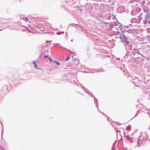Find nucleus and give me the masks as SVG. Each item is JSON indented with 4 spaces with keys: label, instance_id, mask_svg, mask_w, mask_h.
<instances>
[{
    "label": "nucleus",
    "instance_id": "423d86ee",
    "mask_svg": "<svg viewBox=\"0 0 150 150\" xmlns=\"http://www.w3.org/2000/svg\"><path fill=\"white\" fill-rule=\"evenodd\" d=\"M69 59V57H67V58H66L65 59V61H67V60L68 59Z\"/></svg>",
    "mask_w": 150,
    "mask_h": 150
},
{
    "label": "nucleus",
    "instance_id": "f03ea898",
    "mask_svg": "<svg viewBox=\"0 0 150 150\" xmlns=\"http://www.w3.org/2000/svg\"><path fill=\"white\" fill-rule=\"evenodd\" d=\"M33 64L34 66V67L35 68H37V65L36 63L35 62H33Z\"/></svg>",
    "mask_w": 150,
    "mask_h": 150
},
{
    "label": "nucleus",
    "instance_id": "1a4fd4ad",
    "mask_svg": "<svg viewBox=\"0 0 150 150\" xmlns=\"http://www.w3.org/2000/svg\"><path fill=\"white\" fill-rule=\"evenodd\" d=\"M1 30H0V31Z\"/></svg>",
    "mask_w": 150,
    "mask_h": 150
},
{
    "label": "nucleus",
    "instance_id": "f257e3e1",
    "mask_svg": "<svg viewBox=\"0 0 150 150\" xmlns=\"http://www.w3.org/2000/svg\"><path fill=\"white\" fill-rule=\"evenodd\" d=\"M120 38L122 41H124L127 45L129 44L128 39L125 37L124 34H122L120 35Z\"/></svg>",
    "mask_w": 150,
    "mask_h": 150
},
{
    "label": "nucleus",
    "instance_id": "6e6552de",
    "mask_svg": "<svg viewBox=\"0 0 150 150\" xmlns=\"http://www.w3.org/2000/svg\"><path fill=\"white\" fill-rule=\"evenodd\" d=\"M48 56H44V57L45 58H46Z\"/></svg>",
    "mask_w": 150,
    "mask_h": 150
},
{
    "label": "nucleus",
    "instance_id": "39448f33",
    "mask_svg": "<svg viewBox=\"0 0 150 150\" xmlns=\"http://www.w3.org/2000/svg\"><path fill=\"white\" fill-rule=\"evenodd\" d=\"M48 59L51 62H53L52 60L49 57Z\"/></svg>",
    "mask_w": 150,
    "mask_h": 150
},
{
    "label": "nucleus",
    "instance_id": "0eeeda50",
    "mask_svg": "<svg viewBox=\"0 0 150 150\" xmlns=\"http://www.w3.org/2000/svg\"><path fill=\"white\" fill-rule=\"evenodd\" d=\"M69 51H70L71 52V53H72V57H73V56H74V54H73V53H74V52H71V51H70V50Z\"/></svg>",
    "mask_w": 150,
    "mask_h": 150
},
{
    "label": "nucleus",
    "instance_id": "7ed1b4c3",
    "mask_svg": "<svg viewBox=\"0 0 150 150\" xmlns=\"http://www.w3.org/2000/svg\"><path fill=\"white\" fill-rule=\"evenodd\" d=\"M54 62L57 65H59V62H58L56 61H54Z\"/></svg>",
    "mask_w": 150,
    "mask_h": 150
},
{
    "label": "nucleus",
    "instance_id": "20e7f679",
    "mask_svg": "<svg viewBox=\"0 0 150 150\" xmlns=\"http://www.w3.org/2000/svg\"><path fill=\"white\" fill-rule=\"evenodd\" d=\"M23 19L26 21L28 20V18L26 17L23 18Z\"/></svg>",
    "mask_w": 150,
    "mask_h": 150
}]
</instances>
